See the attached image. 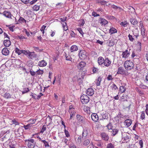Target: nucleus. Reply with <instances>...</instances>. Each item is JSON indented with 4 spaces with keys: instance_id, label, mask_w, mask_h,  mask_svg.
Instances as JSON below:
<instances>
[{
    "instance_id": "nucleus-44",
    "label": "nucleus",
    "mask_w": 148,
    "mask_h": 148,
    "mask_svg": "<svg viewBox=\"0 0 148 148\" xmlns=\"http://www.w3.org/2000/svg\"><path fill=\"white\" fill-rule=\"evenodd\" d=\"M82 137L81 136H79L77 140V143L78 144H80L82 142Z\"/></svg>"
},
{
    "instance_id": "nucleus-59",
    "label": "nucleus",
    "mask_w": 148,
    "mask_h": 148,
    "mask_svg": "<svg viewBox=\"0 0 148 148\" xmlns=\"http://www.w3.org/2000/svg\"><path fill=\"white\" fill-rule=\"evenodd\" d=\"M98 70L97 68L94 67L92 68V71L93 73H95L98 71Z\"/></svg>"
},
{
    "instance_id": "nucleus-32",
    "label": "nucleus",
    "mask_w": 148,
    "mask_h": 148,
    "mask_svg": "<svg viewBox=\"0 0 148 148\" xmlns=\"http://www.w3.org/2000/svg\"><path fill=\"white\" fill-rule=\"evenodd\" d=\"M101 81V78L100 77H98L97 79L96 85L97 86H99L100 84V82Z\"/></svg>"
},
{
    "instance_id": "nucleus-49",
    "label": "nucleus",
    "mask_w": 148,
    "mask_h": 148,
    "mask_svg": "<svg viewBox=\"0 0 148 148\" xmlns=\"http://www.w3.org/2000/svg\"><path fill=\"white\" fill-rule=\"evenodd\" d=\"M111 7L114 9H119V10L121 9V8L119 7H118L117 6L115 5H112Z\"/></svg>"
},
{
    "instance_id": "nucleus-29",
    "label": "nucleus",
    "mask_w": 148,
    "mask_h": 148,
    "mask_svg": "<svg viewBox=\"0 0 148 148\" xmlns=\"http://www.w3.org/2000/svg\"><path fill=\"white\" fill-rule=\"evenodd\" d=\"M32 126V124H29L27 125H24V127L25 130L30 129L31 128V127Z\"/></svg>"
},
{
    "instance_id": "nucleus-35",
    "label": "nucleus",
    "mask_w": 148,
    "mask_h": 148,
    "mask_svg": "<svg viewBox=\"0 0 148 148\" xmlns=\"http://www.w3.org/2000/svg\"><path fill=\"white\" fill-rule=\"evenodd\" d=\"M62 24L63 25V28L64 30V31L67 30L68 29V28L66 26V23H62Z\"/></svg>"
},
{
    "instance_id": "nucleus-42",
    "label": "nucleus",
    "mask_w": 148,
    "mask_h": 148,
    "mask_svg": "<svg viewBox=\"0 0 148 148\" xmlns=\"http://www.w3.org/2000/svg\"><path fill=\"white\" fill-rule=\"evenodd\" d=\"M29 91V89L28 88H25L23 89V90L22 91V94H24L27 93Z\"/></svg>"
},
{
    "instance_id": "nucleus-19",
    "label": "nucleus",
    "mask_w": 148,
    "mask_h": 148,
    "mask_svg": "<svg viewBox=\"0 0 148 148\" xmlns=\"http://www.w3.org/2000/svg\"><path fill=\"white\" fill-rule=\"evenodd\" d=\"M3 14L5 16V17L8 18H12V16L10 13L8 11H4L3 13Z\"/></svg>"
},
{
    "instance_id": "nucleus-37",
    "label": "nucleus",
    "mask_w": 148,
    "mask_h": 148,
    "mask_svg": "<svg viewBox=\"0 0 148 148\" xmlns=\"http://www.w3.org/2000/svg\"><path fill=\"white\" fill-rule=\"evenodd\" d=\"M42 142L44 143V145L45 147H49L48 143L45 140H42Z\"/></svg>"
},
{
    "instance_id": "nucleus-3",
    "label": "nucleus",
    "mask_w": 148,
    "mask_h": 148,
    "mask_svg": "<svg viewBox=\"0 0 148 148\" xmlns=\"http://www.w3.org/2000/svg\"><path fill=\"white\" fill-rule=\"evenodd\" d=\"M78 55L79 58L81 60H84L87 57V53L84 50H81L79 53Z\"/></svg>"
},
{
    "instance_id": "nucleus-45",
    "label": "nucleus",
    "mask_w": 148,
    "mask_h": 148,
    "mask_svg": "<svg viewBox=\"0 0 148 148\" xmlns=\"http://www.w3.org/2000/svg\"><path fill=\"white\" fill-rule=\"evenodd\" d=\"M126 90V89L124 88L123 86H120V91L121 92L123 93Z\"/></svg>"
},
{
    "instance_id": "nucleus-31",
    "label": "nucleus",
    "mask_w": 148,
    "mask_h": 148,
    "mask_svg": "<svg viewBox=\"0 0 148 148\" xmlns=\"http://www.w3.org/2000/svg\"><path fill=\"white\" fill-rule=\"evenodd\" d=\"M115 44L114 41L112 40H110L108 41V45L109 46L111 47L113 46Z\"/></svg>"
},
{
    "instance_id": "nucleus-64",
    "label": "nucleus",
    "mask_w": 148,
    "mask_h": 148,
    "mask_svg": "<svg viewBox=\"0 0 148 148\" xmlns=\"http://www.w3.org/2000/svg\"><path fill=\"white\" fill-rule=\"evenodd\" d=\"M21 1L24 3L26 4L29 2V0H21Z\"/></svg>"
},
{
    "instance_id": "nucleus-17",
    "label": "nucleus",
    "mask_w": 148,
    "mask_h": 148,
    "mask_svg": "<svg viewBox=\"0 0 148 148\" xmlns=\"http://www.w3.org/2000/svg\"><path fill=\"white\" fill-rule=\"evenodd\" d=\"M37 57V55L34 52H30L29 55V58L32 59H33Z\"/></svg>"
},
{
    "instance_id": "nucleus-60",
    "label": "nucleus",
    "mask_w": 148,
    "mask_h": 148,
    "mask_svg": "<svg viewBox=\"0 0 148 148\" xmlns=\"http://www.w3.org/2000/svg\"><path fill=\"white\" fill-rule=\"evenodd\" d=\"M139 144L140 146V148H143V141L142 140H139Z\"/></svg>"
},
{
    "instance_id": "nucleus-58",
    "label": "nucleus",
    "mask_w": 148,
    "mask_h": 148,
    "mask_svg": "<svg viewBox=\"0 0 148 148\" xmlns=\"http://www.w3.org/2000/svg\"><path fill=\"white\" fill-rule=\"evenodd\" d=\"M77 29L79 32V33L82 35H83L84 34V32H83L82 28H78Z\"/></svg>"
},
{
    "instance_id": "nucleus-47",
    "label": "nucleus",
    "mask_w": 148,
    "mask_h": 148,
    "mask_svg": "<svg viewBox=\"0 0 148 148\" xmlns=\"http://www.w3.org/2000/svg\"><path fill=\"white\" fill-rule=\"evenodd\" d=\"M106 127H107L108 130L112 129V125L110 122L108 124Z\"/></svg>"
},
{
    "instance_id": "nucleus-30",
    "label": "nucleus",
    "mask_w": 148,
    "mask_h": 148,
    "mask_svg": "<svg viewBox=\"0 0 148 148\" xmlns=\"http://www.w3.org/2000/svg\"><path fill=\"white\" fill-rule=\"evenodd\" d=\"M23 50H20L18 48H16L15 49V52L18 54V55H20L23 53Z\"/></svg>"
},
{
    "instance_id": "nucleus-2",
    "label": "nucleus",
    "mask_w": 148,
    "mask_h": 148,
    "mask_svg": "<svg viewBox=\"0 0 148 148\" xmlns=\"http://www.w3.org/2000/svg\"><path fill=\"white\" fill-rule=\"evenodd\" d=\"M86 64V63L84 62H80L77 66L78 69L81 71H85L86 70L85 68Z\"/></svg>"
},
{
    "instance_id": "nucleus-12",
    "label": "nucleus",
    "mask_w": 148,
    "mask_h": 148,
    "mask_svg": "<svg viewBox=\"0 0 148 148\" xmlns=\"http://www.w3.org/2000/svg\"><path fill=\"white\" fill-rule=\"evenodd\" d=\"M2 54L5 56H8L9 53V51L8 49L5 47L3 49L2 51Z\"/></svg>"
},
{
    "instance_id": "nucleus-6",
    "label": "nucleus",
    "mask_w": 148,
    "mask_h": 148,
    "mask_svg": "<svg viewBox=\"0 0 148 148\" xmlns=\"http://www.w3.org/2000/svg\"><path fill=\"white\" fill-rule=\"evenodd\" d=\"M28 141L27 146L29 148H34V140L32 139L26 140L25 141Z\"/></svg>"
},
{
    "instance_id": "nucleus-55",
    "label": "nucleus",
    "mask_w": 148,
    "mask_h": 148,
    "mask_svg": "<svg viewBox=\"0 0 148 148\" xmlns=\"http://www.w3.org/2000/svg\"><path fill=\"white\" fill-rule=\"evenodd\" d=\"M36 119H30L29 120V121L30 123V124H32H32L34 123L36 121Z\"/></svg>"
},
{
    "instance_id": "nucleus-9",
    "label": "nucleus",
    "mask_w": 148,
    "mask_h": 148,
    "mask_svg": "<svg viewBox=\"0 0 148 148\" xmlns=\"http://www.w3.org/2000/svg\"><path fill=\"white\" fill-rule=\"evenodd\" d=\"M91 117L92 120L95 122H97L98 120V116L96 113H92L91 115Z\"/></svg>"
},
{
    "instance_id": "nucleus-28",
    "label": "nucleus",
    "mask_w": 148,
    "mask_h": 148,
    "mask_svg": "<svg viewBox=\"0 0 148 148\" xmlns=\"http://www.w3.org/2000/svg\"><path fill=\"white\" fill-rule=\"evenodd\" d=\"M87 134L88 132L87 130H84L82 133V138H83L84 137H86L87 135Z\"/></svg>"
},
{
    "instance_id": "nucleus-43",
    "label": "nucleus",
    "mask_w": 148,
    "mask_h": 148,
    "mask_svg": "<svg viewBox=\"0 0 148 148\" xmlns=\"http://www.w3.org/2000/svg\"><path fill=\"white\" fill-rule=\"evenodd\" d=\"M140 118L142 120H143L145 118V113L144 111L141 112V114L140 116Z\"/></svg>"
},
{
    "instance_id": "nucleus-63",
    "label": "nucleus",
    "mask_w": 148,
    "mask_h": 148,
    "mask_svg": "<svg viewBox=\"0 0 148 148\" xmlns=\"http://www.w3.org/2000/svg\"><path fill=\"white\" fill-rule=\"evenodd\" d=\"M107 79L108 80H112L113 79V78L112 77V75H109L108 76Z\"/></svg>"
},
{
    "instance_id": "nucleus-24",
    "label": "nucleus",
    "mask_w": 148,
    "mask_h": 148,
    "mask_svg": "<svg viewBox=\"0 0 148 148\" xmlns=\"http://www.w3.org/2000/svg\"><path fill=\"white\" fill-rule=\"evenodd\" d=\"M130 21L131 23L134 25H136L138 23L136 19L133 18L130 19Z\"/></svg>"
},
{
    "instance_id": "nucleus-53",
    "label": "nucleus",
    "mask_w": 148,
    "mask_h": 148,
    "mask_svg": "<svg viewBox=\"0 0 148 148\" xmlns=\"http://www.w3.org/2000/svg\"><path fill=\"white\" fill-rule=\"evenodd\" d=\"M107 147V148H114V146L111 143H110L108 144Z\"/></svg>"
},
{
    "instance_id": "nucleus-48",
    "label": "nucleus",
    "mask_w": 148,
    "mask_h": 148,
    "mask_svg": "<svg viewBox=\"0 0 148 148\" xmlns=\"http://www.w3.org/2000/svg\"><path fill=\"white\" fill-rule=\"evenodd\" d=\"M75 111H73L71 112V114H70V119H71L72 118V117L74 116L75 114Z\"/></svg>"
},
{
    "instance_id": "nucleus-54",
    "label": "nucleus",
    "mask_w": 148,
    "mask_h": 148,
    "mask_svg": "<svg viewBox=\"0 0 148 148\" xmlns=\"http://www.w3.org/2000/svg\"><path fill=\"white\" fill-rule=\"evenodd\" d=\"M64 132L66 137H69L70 136V135L69 133V132L67 130H64Z\"/></svg>"
},
{
    "instance_id": "nucleus-13",
    "label": "nucleus",
    "mask_w": 148,
    "mask_h": 148,
    "mask_svg": "<svg viewBox=\"0 0 148 148\" xmlns=\"http://www.w3.org/2000/svg\"><path fill=\"white\" fill-rule=\"evenodd\" d=\"M26 23V20L23 18L20 17L18 20V21H17L16 24H18L19 23L21 24L23 23Z\"/></svg>"
},
{
    "instance_id": "nucleus-25",
    "label": "nucleus",
    "mask_w": 148,
    "mask_h": 148,
    "mask_svg": "<svg viewBox=\"0 0 148 148\" xmlns=\"http://www.w3.org/2000/svg\"><path fill=\"white\" fill-rule=\"evenodd\" d=\"M117 32V30L113 27L111 28L109 30V32L111 33V34Z\"/></svg>"
},
{
    "instance_id": "nucleus-8",
    "label": "nucleus",
    "mask_w": 148,
    "mask_h": 148,
    "mask_svg": "<svg viewBox=\"0 0 148 148\" xmlns=\"http://www.w3.org/2000/svg\"><path fill=\"white\" fill-rule=\"evenodd\" d=\"M129 49V51L128 50H126L125 51L123 52L122 54V57L125 58H127L130 55V50Z\"/></svg>"
},
{
    "instance_id": "nucleus-20",
    "label": "nucleus",
    "mask_w": 148,
    "mask_h": 148,
    "mask_svg": "<svg viewBox=\"0 0 148 148\" xmlns=\"http://www.w3.org/2000/svg\"><path fill=\"white\" fill-rule=\"evenodd\" d=\"M104 61V59L102 57H99L98 59V63L99 65H101L103 64Z\"/></svg>"
},
{
    "instance_id": "nucleus-51",
    "label": "nucleus",
    "mask_w": 148,
    "mask_h": 148,
    "mask_svg": "<svg viewBox=\"0 0 148 148\" xmlns=\"http://www.w3.org/2000/svg\"><path fill=\"white\" fill-rule=\"evenodd\" d=\"M79 78L82 79H84V76L82 74H79L78 75L77 77V76L74 77V78Z\"/></svg>"
},
{
    "instance_id": "nucleus-62",
    "label": "nucleus",
    "mask_w": 148,
    "mask_h": 148,
    "mask_svg": "<svg viewBox=\"0 0 148 148\" xmlns=\"http://www.w3.org/2000/svg\"><path fill=\"white\" fill-rule=\"evenodd\" d=\"M112 89L114 90H116V89H118L117 87L114 84H113L112 85Z\"/></svg>"
},
{
    "instance_id": "nucleus-36",
    "label": "nucleus",
    "mask_w": 148,
    "mask_h": 148,
    "mask_svg": "<svg viewBox=\"0 0 148 148\" xmlns=\"http://www.w3.org/2000/svg\"><path fill=\"white\" fill-rule=\"evenodd\" d=\"M40 8L39 5H36L33 7V8L34 10L37 11L39 10Z\"/></svg>"
},
{
    "instance_id": "nucleus-1",
    "label": "nucleus",
    "mask_w": 148,
    "mask_h": 148,
    "mask_svg": "<svg viewBox=\"0 0 148 148\" xmlns=\"http://www.w3.org/2000/svg\"><path fill=\"white\" fill-rule=\"evenodd\" d=\"M124 66L127 70H131L133 68L134 64L130 60H128L125 62Z\"/></svg>"
},
{
    "instance_id": "nucleus-15",
    "label": "nucleus",
    "mask_w": 148,
    "mask_h": 148,
    "mask_svg": "<svg viewBox=\"0 0 148 148\" xmlns=\"http://www.w3.org/2000/svg\"><path fill=\"white\" fill-rule=\"evenodd\" d=\"M76 118L78 121L81 123H83L84 122V118L80 115L77 114L76 115Z\"/></svg>"
},
{
    "instance_id": "nucleus-40",
    "label": "nucleus",
    "mask_w": 148,
    "mask_h": 148,
    "mask_svg": "<svg viewBox=\"0 0 148 148\" xmlns=\"http://www.w3.org/2000/svg\"><path fill=\"white\" fill-rule=\"evenodd\" d=\"M66 59L67 60L71 61L72 60V58L69 55H67L66 54L65 55Z\"/></svg>"
},
{
    "instance_id": "nucleus-33",
    "label": "nucleus",
    "mask_w": 148,
    "mask_h": 148,
    "mask_svg": "<svg viewBox=\"0 0 148 148\" xmlns=\"http://www.w3.org/2000/svg\"><path fill=\"white\" fill-rule=\"evenodd\" d=\"M30 53L29 50H23V53L25 55H26L28 57L29 56V55Z\"/></svg>"
},
{
    "instance_id": "nucleus-23",
    "label": "nucleus",
    "mask_w": 148,
    "mask_h": 148,
    "mask_svg": "<svg viewBox=\"0 0 148 148\" xmlns=\"http://www.w3.org/2000/svg\"><path fill=\"white\" fill-rule=\"evenodd\" d=\"M117 73L119 74H123V69L122 67L121 66L118 68Z\"/></svg>"
},
{
    "instance_id": "nucleus-7",
    "label": "nucleus",
    "mask_w": 148,
    "mask_h": 148,
    "mask_svg": "<svg viewBox=\"0 0 148 148\" xmlns=\"http://www.w3.org/2000/svg\"><path fill=\"white\" fill-rule=\"evenodd\" d=\"M101 136L102 139L105 141H107L108 140L109 136L105 132H102L101 134Z\"/></svg>"
},
{
    "instance_id": "nucleus-41",
    "label": "nucleus",
    "mask_w": 148,
    "mask_h": 148,
    "mask_svg": "<svg viewBox=\"0 0 148 148\" xmlns=\"http://www.w3.org/2000/svg\"><path fill=\"white\" fill-rule=\"evenodd\" d=\"M127 21H125L123 22H121L120 24L121 25L125 27L127 26Z\"/></svg>"
},
{
    "instance_id": "nucleus-52",
    "label": "nucleus",
    "mask_w": 148,
    "mask_h": 148,
    "mask_svg": "<svg viewBox=\"0 0 148 148\" xmlns=\"http://www.w3.org/2000/svg\"><path fill=\"white\" fill-rule=\"evenodd\" d=\"M107 2L106 1L104 0H101L100 1H99L98 3H100L102 5H104L106 4V3Z\"/></svg>"
},
{
    "instance_id": "nucleus-27",
    "label": "nucleus",
    "mask_w": 148,
    "mask_h": 148,
    "mask_svg": "<svg viewBox=\"0 0 148 148\" xmlns=\"http://www.w3.org/2000/svg\"><path fill=\"white\" fill-rule=\"evenodd\" d=\"M119 130L117 129H114L111 132L112 133V136L115 135L118 132Z\"/></svg>"
},
{
    "instance_id": "nucleus-50",
    "label": "nucleus",
    "mask_w": 148,
    "mask_h": 148,
    "mask_svg": "<svg viewBox=\"0 0 148 148\" xmlns=\"http://www.w3.org/2000/svg\"><path fill=\"white\" fill-rule=\"evenodd\" d=\"M36 72L37 73L38 75L42 74L43 73V71L42 70H39L37 71Z\"/></svg>"
},
{
    "instance_id": "nucleus-11",
    "label": "nucleus",
    "mask_w": 148,
    "mask_h": 148,
    "mask_svg": "<svg viewBox=\"0 0 148 148\" xmlns=\"http://www.w3.org/2000/svg\"><path fill=\"white\" fill-rule=\"evenodd\" d=\"M124 123L125 126L128 127L131 125L132 121L131 119H127L125 121Z\"/></svg>"
},
{
    "instance_id": "nucleus-10",
    "label": "nucleus",
    "mask_w": 148,
    "mask_h": 148,
    "mask_svg": "<svg viewBox=\"0 0 148 148\" xmlns=\"http://www.w3.org/2000/svg\"><path fill=\"white\" fill-rule=\"evenodd\" d=\"M94 90L92 88H88L87 90V94L89 96H92L94 94Z\"/></svg>"
},
{
    "instance_id": "nucleus-56",
    "label": "nucleus",
    "mask_w": 148,
    "mask_h": 148,
    "mask_svg": "<svg viewBox=\"0 0 148 148\" xmlns=\"http://www.w3.org/2000/svg\"><path fill=\"white\" fill-rule=\"evenodd\" d=\"M46 127L45 126V125H44L42 128V129L40 132L42 133H43L46 130Z\"/></svg>"
},
{
    "instance_id": "nucleus-26",
    "label": "nucleus",
    "mask_w": 148,
    "mask_h": 148,
    "mask_svg": "<svg viewBox=\"0 0 148 148\" xmlns=\"http://www.w3.org/2000/svg\"><path fill=\"white\" fill-rule=\"evenodd\" d=\"M101 120H103L104 119H107L108 118V115L106 114L102 113L101 114Z\"/></svg>"
},
{
    "instance_id": "nucleus-4",
    "label": "nucleus",
    "mask_w": 148,
    "mask_h": 148,
    "mask_svg": "<svg viewBox=\"0 0 148 148\" xmlns=\"http://www.w3.org/2000/svg\"><path fill=\"white\" fill-rule=\"evenodd\" d=\"M82 103L84 104H86L89 101V97L86 95H83L81 97Z\"/></svg>"
},
{
    "instance_id": "nucleus-22",
    "label": "nucleus",
    "mask_w": 148,
    "mask_h": 148,
    "mask_svg": "<svg viewBox=\"0 0 148 148\" xmlns=\"http://www.w3.org/2000/svg\"><path fill=\"white\" fill-rule=\"evenodd\" d=\"M78 50L77 46L76 45H73L70 48V50L71 52L77 51Z\"/></svg>"
},
{
    "instance_id": "nucleus-38",
    "label": "nucleus",
    "mask_w": 148,
    "mask_h": 148,
    "mask_svg": "<svg viewBox=\"0 0 148 148\" xmlns=\"http://www.w3.org/2000/svg\"><path fill=\"white\" fill-rule=\"evenodd\" d=\"M4 97L6 99H8L11 97V96L9 93H5L4 95Z\"/></svg>"
},
{
    "instance_id": "nucleus-46",
    "label": "nucleus",
    "mask_w": 148,
    "mask_h": 148,
    "mask_svg": "<svg viewBox=\"0 0 148 148\" xmlns=\"http://www.w3.org/2000/svg\"><path fill=\"white\" fill-rule=\"evenodd\" d=\"M129 40L131 42H133L134 40V38L132 35L129 34L128 36Z\"/></svg>"
},
{
    "instance_id": "nucleus-57",
    "label": "nucleus",
    "mask_w": 148,
    "mask_h": 148,
    "mask_svg": "<svg viewBox=\"0 0 148 148\" xmlns=\"http://www.w3.org/2000/svg\"><path fill=\"white\" fill-rule=\"evenodd\" d=\"M92 16H93L94 17L99 16V14H97V13L94 12H92Z\"/></svg>"
},
{
    "instance_id": "nucleus-34",
    "label": "nucleus",
    "mask_w": 148,
    "mask_h": 148,
    "mask_svg": "<svg viewBox=\"0 0 148 148\" xmlns=\"http://www.w3.org/2000/svg\"><path fill=\"white\" fill-rule=\"evenodd\" d=\"M90 143V141L89 139H87L85 140L83 142V145L85 146L88 145Z\"/></svg>"
},
{
    "instance_id": "nucleus-14",
    "label": "nucleus",
    "mask_w": 148,
    "mask_h": 148,
    "mask_svg": "<svg viewBox=\"0 0 148 148\" xmlns=\"http://www.w3.org/2000/svg\"><path fill=\"white\" fill-rule=\"evenodd\" d=\"M111 63V61L109 60L108 58H107L104 60V65L106 66H108L110 65Z\"/></svg>"
},
{
    "instance_id": "nucleus-21",
    "label": "nucleus",
    "mask_w": 148,
    "mask_h": 148,
    "mask_svg": "<svg viewBox=\"0 0 148 148\" xmlns=\"http://www.w3.org/2000/svg\"><path fill=\"white\" fill-rule=\"evenodd\" d=\"M3 44L6 47H8L11 45L10 41L9 40H6L3 41Z\"/></svg>"
},
{
    "instance_id": "nucleus-61",
    "label": "nucleus",
    "mask_w": 148,
    "mask_h": 148,
    "mask_svg": "<svg viewBox=\"0 0 148 148\" xmlns=\"http://www.w3.org/2000/svg\"><path fill=\"white\" fill-rule=\"evenodd\" d=\"M137 46L138 48L139 49H141V43L139 42H137Z\"/></svg>"
},
{
    "instance_id": "nucleus-5",
    "label": "nucleus",
    "mask_w": 148,
    "mask_h": 148,
    "mask_svg": "<svg viewBox=\"0 0 148 148\" xmlns=\"http://www.w3.org/2000/svg\"><path fill=\"white\" fill-rule=\"evenodd\" d=\"M128 134L127 133L124 132L122 134V140L124 142L127 143L129 141L130 138L129 136L127 135Z\"/></svg>"
},
{
    "instance_id": "nucleus-16",
    "label": "nucleus",
    "mask_w": 148,
    "mask_h": 148,
    "mask_svg": "<svg viewBox=\"0 0 148 148\" xmlns=\"http://www.w3.org/2000/svg\"><path fill=\"white\" fill-rule=\"evenodd\" d=\"M99 21H100V23L102 25H104V26L108 23V21L105 19L102 18H99Z\"/></svg>"
},
{
    "instance_id": "nucleus-18",
    "label": "nucleus",
    "mask_w": 148,
    "mask_h": 148,
    "mask_svg": "<svg viewBox=\"0 0 148 148\" xmlns=\"http://www.w3.org/2000/svg\"><path fill=\"white\" fill-rule=\"evenodd\" d=\"M47 64V63L46 61L44 60H42L39 62L38 63V65L40 67H43L45 66Z\"/></svg>"
},
{
    "instance_id": "nucleus-39",
    "label": "nucleus",
    "mask_w": 148,
    "mask_h": 148,
    "mask_svg": "<svg viewBox=\"0 0 148 148\" xmlns=\"http://www.w3.org/2000/svg\"><path fill=\"white\" fill-rule=\"evenodd\" d=\"M67 18L66 17H65L64 18H60L59 19L60 20V21L61 22V23H66L65 21H66V19Z\"/></svg>"
}]
</instances>
